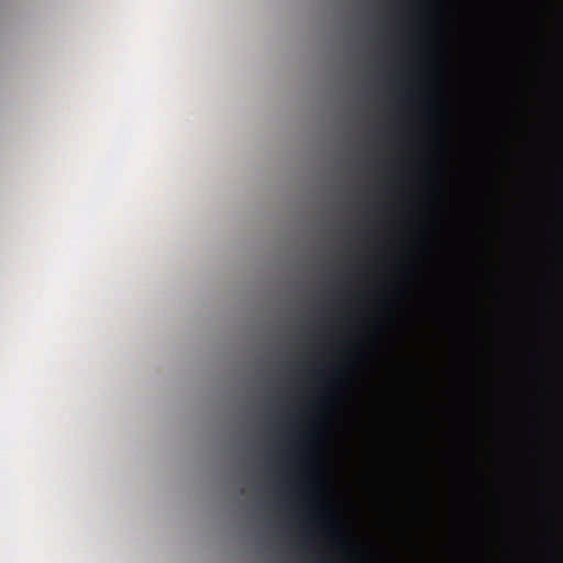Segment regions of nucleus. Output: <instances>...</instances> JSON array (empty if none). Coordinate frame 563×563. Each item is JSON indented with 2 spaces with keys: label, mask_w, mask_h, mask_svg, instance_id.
<instances>
[{
  "label": "nucleus",
  "mask_w": 563,
  "mask_h": 563,
  "mask_svg": "<svg viewBox=\"0 0 563 563\" xmlns=\"http://www.w3.org/2000/svg\"><path fill=\"white\" fill-rule=\"evenodd\" d=\"M308 439L313 442L317 440V433L314 431L309 432Z\"/></svg>",
  "instance_id": "1"
}]
</instances>
